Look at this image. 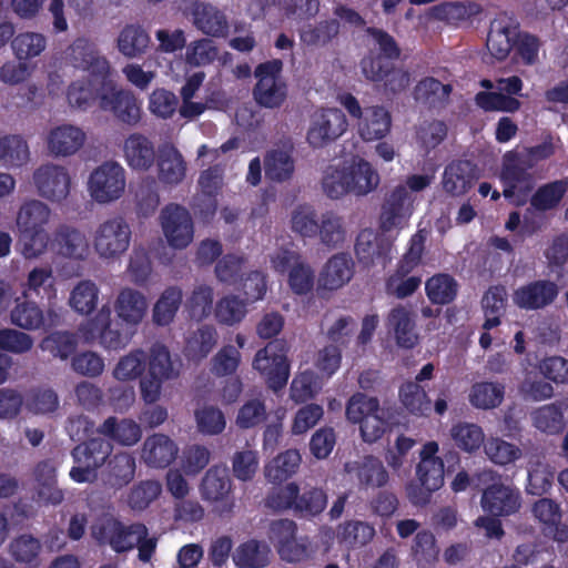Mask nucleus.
Instances as JSON below:
<instances>
[{"mask_svg": "<svg viewBox=\"0 0 568 568\" xmlns=\"http://www.w3.org/2000/svg\"><path fill=\"white\" fill-rule=\"evenodd\" d=\"M50 217V207L39 200H28L20 206L16 224L21 254L26 258H36L45 252L49 243L47 225Z\"/></svg>", "mask_w": 568, "mask_h": 568, "instance_id": "f257e3e1", "label": "nucleus"}, {"mask_svg": "<svg viewBox=\"0 0 568 568\" xmlns=\"http://www.w3.org/2000/svg\"><path fill=\"white\" fill-rule=\"evenodd\" d=\"M439 445L435 440L427 442L419 452V463L416 465V480L406 485V496L414 506L429 504L434 491L444 485V462L437 456Z\"/></svg>", "mask_w": 568, "mask_h": 568, "instance_id": "f03ea898", "label": "nucleus"}, {"mask_svg": "<svg viewBox=\"0 0 568 568\" xmlns=\"http://www.w3.org/2000/svg\"><path fill=\"white\" fill-rule=\"evenodd\" d=\"M532 168L518 155V151H508L503 158L500 181L503 195L516 206L527 203L535 187Z\"/></svg>", "mask_w": 568, "mask_h": 568, "instance_id": "7ed1b4c3", "label": "nucleus"}, {"mask_svg": "<svg viewBox=\"0 0 568 568\" xmlns=\"http://www.w3.org/2000/svg\"><path fill=\"white\" fill-rule=\"evenodd\" d=\"M112 449L111 443L101 437L78 444L71 450L75 465L70 469V478L78 484L94 483L98 478V469L111 456Z\"/></svg>", "mask_w": 568, "mask_h": 568, "instance_id": "20e7f679", "label": "nucleus"}, {"mask_svg": "<svg viewBox=\"0 0 568 568\" xmlns=\"http://www.w3.org/2000/svg\"><path fill=\"white\" fill-rule=\"evenodd\" d=\"M252 366L265 379L270 389L275 393L282 390L291 372L286 344L280 339L268 342L256 352Z\"/></svg>", "mask_w": 568, "mask_h": 568, "instance_id": "39448f33", "label": "nucleus"}, {"mask_svg": "<svg viewBox=\"0 0 568 568\" xmlns=\"http://www.w3.org/2000/svg\"><path fill=\"white\" fill-rule=\"evenodd\" d=\"M136 329L121 321H111L109 305H103L98 314L83 327V335L88 341H98L106 351H120L124 348Z\"/></svg>", "mask_w": 568, "mask_h": 568, "instance_id": "423d86ee", "label": "nucleus"}, {"mask_svg": "<svg viewBox=\"0 0 568 568\" xmlns=\"http://www.w3.org/2000/svg\"><path fill=\"white\" fill-rule=\"evenodd\" d=\"M283 62L273 59L260 63L254 70L257 82L253 88V97L257 104L268 109L280 108L287 97V88L281 79Z\"/></svg>", "mask_w": 568, "mask_h": 568, "instance_id": "0eeeda50", "label": "nucleus"}, {"mask_svg": "<svg viewBox=\"0 0 568 568\" xmlns=\"http://www.w3.org/2000/svg\"><path fill=\"white\" fill-rule=\"evenodd\" d=\"M396 61V59L375 54V50H369L361 60L359 67L368 81L383 82L385 90L398 93L409 85L410 75L403 68H397Z\"/></svg>", "mask_w": 568, "mask_h": 568, "instance_id": "6e6552de", "label": "nucleus"}, {"mask_svg": "<svg viewBox=\"0 0 568 568\" xmlns=\"http://www.w3.org/2000/svg\"><path fill=\"white\" fill-rule=\"evenodd\" d=\"M92 537L99 545H108L118 554L129 551L135 546V534H148L143 524L123 525L119 519L112 516L99 518L91 528Z\"/></svg>", "mask_w": 568, "mask_h": 568, "instance_id": "1a4fd4ad", "label": "nucleus"}, {"mask_svg": "<svg viewBox=\"0 0 568 568\" xmlns=\"http://www.w3.org/2000/svg\"><path fill=\"white\" fill-rule=\"evenodd\" d=\"M131 235L129 223L122 216H115L98 226L93 245L100 257L115 258L126 252Z\"/></svg>", "mask_w": 568, "mask_h": 568, "instance_id": "9d476101", "label": "nucleus"}, {"mask_svg": "<svg viewBox=\"0 0 568 568\" xmlns=\"http://www.w3.org/2000/svg\"><path fill=\"white\" fill-rule=\"evenodd\" d=\"M89 191L98 203L118 200L125 189V171L116 162H105L90 175Z\"/></svg>", "mask_w": 568, "mask_h": 568, "instance_id": "9b49d317", "label": "nucleus"}, {"mask_svg": "<svg viewBox=\"0 0 568 568\" xmlns=\"http://www.w3.org/2000/svg\"><path fill=\"white\" fill-rule=\"evenodd\" d=\"M11 323L26 331L42 329L48 332L63 323V314L60 307L50 306L43 310L32 301H17L10 313Z\"/></svg>", "mask_w": 568, "mask_h": 568, "instance_id": "f8f14e48", "label": "nucleus"}, {"mask_svg": "<svg viewBox=\"0 0 568 568\" xmlns=\"http://www.w3.org/2000/svg\"><path fill=\"white\" fill-rule=\"evenodd\" d=\"M99 109L111 113L118 121L131 126L141 119V108L134 94L118 88L110 79L100 97Z\"/></svg>", "mask_w": 568, "mask_h": 568, "instance_id": "ddd939ff", "label": "nucleus"}, {"mask_svg": "<svg viewBox=\"0 0 568 568\" xmlns=\"http://www.w3.org/2000/svg\"><path fill=\"white\" fill-rule=\"evenodd\" d=\"M346 129L347 120L341 109H323L313 115L306 140L314 149L324 148L338 139Z\"/></svg>", "mask_w": 568, "mask_h": 568, "instance_id": "4468645a", "label": "nucleus"}, {"mask_svg": "<svg viewBox=\"0 0 568 568\" xmlns=\"http://www.w3.org/2000/svg\"><path fill=\"white\" fill-rule=\"evenodd\" d=\"M161 225L170 246L185 248L193 240L194 226L190 212L182 205L170 203L161 211Z\"/></svg>", "mask_w": 568, "mask_h": 568, "instance_id": "2eb2a0df", "label": "nucleus"}, {"mask_svg": "<svg viewBox=\"0 0 568 568\" xmlns=\"http://www.w3.org/2000/svg\"><path fill=\"white\" fill-rule=\"evenodd\" d=\"M33 183L38 194L51 202H61L70 193V175L60 165H41L33 173Z\"/></svg>", "mask_w": 568, "mask_h": 568, "instance_id": "dca6fc26", "label": "nucleus"}, {"mask_svg": "<svg viewBox=\"0 0 568 568\" xmlns=\"http://www.w3.org/2000/svg\"><path fill=\"white\" fill-rule=\"evenodd\" d=\"M559 295V286L550 280H535L514 291L513 302L526 311L542 310L551 305Z\"/></svg>", "mask_w": 568, "mask_h": 568, "instance_id": "f3484780", "label": "nucleus"}, {"mask_svg": "<svg viewBox=\"0 0 568 568\" xmlns=\"http://www.w3.org/2000/svg\"><path fill=\"white\" fill-rule=\"evenodd\" d=\"M392 248L393 243L388 239L372 230L361 231L355 242V254L365 267L374 265L386 267L392 260Z\"/></svg>", "mask_w": 568, "mask_h": 568, "instance_id": "a211bd4d", "label": "nucleus"}, {"mask_svg": "<svg viewBox=\"0 0 568 568\" xmlns=\"http://www.w3.org/2000/svg\"><path fill=\"white\" fill-rule=\"evenodd\" d=\"M109 75L89 74L87 78L72 81L67 90V100L71 108L87 111L99 106Z\"/></svg>", "mask_w": 568, "mask_h": 568, "instance_id": "6ab92c4d", "label": "nucleus"}, {"mask_svg": "<svg viewBox=\"0 0 568 568\" xmlns=\"http://www.w3.org/2000/svg\"><path fill=\"white\" fill-rule=\"evenodd\" d=\"M67 59L72 67L89 74L109 75V62L99 54L95 44L85 38L75 39L67 50Z\"/></svg>", "mask_w": 568, "mask_h": 568, "instance_id": "aec40b11", "label": "nucleus"}, {"mask_svg": "<svg viewBox=\"0 0 568 568\" xmlns=\"http://www.w3.org/2000/svg\"><path fill=\"white\" fill-rule=\"evenodd\" d=\"M481 507L495 517L509 516L520 507V493L510 486L494 483L484 490Z\"/></svg>", "mask_w": 568, "mask_h": 568, "instance_id": "412c9836", "label": "nucleus"}, {"mask_svg": "<svg viewBox=\"0 0 568 568\" xmlns=\"http://www.w3.org/2000/svg\"><path fill=\"white\" fill-rule=\"evenodd\" d=\"M477 166L468 160H455L443 173V189L450 196L465 195L477 180Z\"/></svg>", "mask_w": 568, "mask_h": 568, "instance_id": "4be33fe9", "label": "nucleus"}, {"mask_svg": "<svg viewBox=\"0 0 568 568\" xmlns=\"http://www.w3.org/2000/svg\"><path fill=\"white\" fill-rule=\"evenodd\" d=\"M354 261L348 253H337L324 264L318 275V287L335 291L347 284L354 275Z\"/></svg>", "mask_w": 568, "mask_h": 568, "instance_id": "5701e85b", "label": "nucleus"}, {"mask_svg": "<svg viewBox=\"0 0 568 568\" xmlns=\"http://www.w3.org/2000/svg\"><path fill=\"white\" fill-rule=\"evenodd\" d=\"M410 197L404 185H397L387 193L381 209L379 222L384 231H390L409 214Z\"/></svg>", "mask_w": 568, "mask_h": 568, "instance_id": "b1692460", "label": "nucleus"}, {"mask_svg": "<svg viewBox=\"0 0 568 568\" xmlns=\"http://www.w3.org/2000/svg\"><path fill=\"white\" fill-rule=\"evenodd\" d=\"M145 296L133 288H122L114 302V312L119 321L136 329L146 312Z\"/></svg>", "mask_w": 568, "mask_h": 568, "instance_id": "393cba45", "label": "nucleus"}, {"mask_svg": "<svg viewBox=\"0 0 568 568\" xmlns=\"http://www.w3.org/2000/svg\"><path fill=\"white\" fill-rule=\"evenodd\" d=\"M516 29L506 18H497L491 21L486 41L491 58L504 61L509 55L517 36Z\"/></svg>", "mask_w": 568, "mask_h": 568, "instance_id": "a878e982", "label": "nucleus"}, {"mask_svg": "<svg viewBox=\"0 0 568 568\" xmlns=\"http://www.w3.org/2000/svg\"><path fill=\"white\" fill-rule=\"evenodd\" d=\"M158 175L164 184L175 185L185 178L186 164L179 150L171 144H163L158 150Z\"/></svg>", "mask_w": 568, "mask_h": 568, "instance_id": "bb28decb", "label": "nucleus"}, {"mask_svg": "<svg viewBox=\"0 0 568 568\" xmlns=\"http://www.w3.org/2000/svg\"><path fill=\"white\" fill-rule=\"evenodd\" d=\"M387 326L394 331L396 343L403 348H413L418 342L413 313L403 305L390 310Z\"/></svg>", "mask_w": 568, "mask_h": 568, "instance_id": "cd10ccee", "label": "nucleus"}, {"mask_svg": "<svg viewBox=\"0 0 568 568\" xmlns=\"http://www.w3.org/2000/svg\"><path fill=\"white\" fill-rule=\"evenodd\" d=\"M178 455V446L164 434H154L143 444L142 457L144 462L155 468L168 467Z\"/></svg>", "mask_w": 568, "mask_h": 568, "instance_id": "c85d7f7f", "label": "nucleus"}, {"mask_svg": "<svg viewBox=\"0 0 568 568\" xmlns=\"http://www.w3.org/2000/svg\"><path fill=\"white\" fill-rule=\"evenodd\" d=\"M84 132L71 124H62L49 132L47 143L50 153L54 155L74 154L84 143Z\"/></svg>", "mask_w": 568, "mask_h": 568, "instance_id": "c756f323", "label": "nucleus"}, {"mask_svg": "<svg viewBox=\"0 0 568 568\" xmlns=\"http://www.w3.org/2000/svg\"><path fill=\"white\" fill-rule=\"evenodd\" d=\"M390 126L392 116L384 106H367L358 121V133L364 141L381 140L389 133Z\"/></svg>", "mask_w": 568, "mask_h": 568, "instance_id": "7c9ffc66", "label": "nucleus"}, {"mask_svg": "<svg viewBox=\"0 0 568 568\" xmlns=\"http://www.w3.org/2000/svg\"><path fill=\"white\" fill-rule=\"evenodd\" d=\"M53 245L60 255L74 260H83L89 250L85 235L69 225L57 229Z\"/></svg>", "mask_w": 568, "mask_h": 568, "instance_id": "2f4dec72", "label": "nucleus"}, {"mask_svg": "<svg viewBox=\"0 0 568 568\" xmlns=\"http://www.w3.org/2000/svg\"><path fill=\"white\" fill-rule=\"evenodd\" d=\"M124 154L129 166L134 170H149L155 160L153 143L140 133H133L126 138Z\"/></svg>", "mask_w": 568, "mask_h": 568, "instance_id": "473e14b6", "label": "nucleus"}, {"mask_svg": "<svg viewBox=\"0 0 568 568\" xmlns=\"http://www.w3.org/2000/svg\"><path fill=\"white\" fill-rule=\"evenodd\" d=\"M193 23L204 34L215 38L226 36L229 22L223 11L212 4H199L193 10Z\"/></svg>", "mask_w": 568, "mask_h": 568, "instance_id": "72a5a7b5", "label": "nucleus"}, {"mask_svg": "<svg viewBox=\"0 0 568 568\" xmlns=\"http://www.w3.org/2000/svg\"><path fill=\"white\" fill-rule=\"evenodd\" d=\"M481 308L485 321L481 325L484 331H491L501 324L507 305V291L503 285H493L481 297Z\"/></svg>", "mask_w": 568, "mask_h": 568, "instance_id": "f704fd0d", "label": "nucleus"}, {"mask_svg": "<svg viewBox=\"0 0 568 568\" xmlns=\"http://www.w3.org/2000/svg\"><path fill=\"white\" fill-rule=\"evenodd\" d=\"M98 432L125 446H132L141 438V428L134 420H118L114 416L108 417L98 428Z\"/></svg>", "mask_w": 568, "mask_h": 568, "instance_id": "c9c22d12", "label": "nucleus"}, {"mask_svg": "<svg viewBox=\"0 0 568 568\" xmlns=\"http://www.w3.org/2000/svg\"><path fill=\"white\" fill-rule=\"evenodd\" d=\"M458 282L447 273H437L425 283V292L432 304L448 305L458 294Z\"/></svg>", "mask_w": 568, "mask_h": 568, "instance_id": "e433bc0d", "label": "nucleus"}, {"mask_svg": "<svg viewBox=\"0 0 568 568\" xmlns=\"http://www.w3.org/2000/svg\"><path fill=\"white\" fill-rule=\"evenodd\" d=\"M265 176L273 182L288 181L295 171V161L288 151L274 149L264 156Z\"/></svg>", "mask_w": 568, "mask_h": 568, "instance_id": "4c0bfd02", "label": "nucleus"}, {"mask_svg": "<svg viewBox=\"0 0 568 568\" xmlns=\"http://www.w3.org/2000/svg\"><path fill=\"white\" fill-rule=\"evenodd\" d=\"M452 91L450 84H444L433 77H427L417 83L414 93L417 101L423 102L429 109H437L445 106Z\"/></svg>", "mask_w": 568, "mask_h": 568, "instance_id": "58836bf2", "label": "nucleus"}, {"mask_svg": "<svg viewBox=\"0 0 568 568\" xmlns=\"http://www.w3.org/2000/svg\"><path fill=\"white\" fill-rule=\"evenodd\" d=\"M327 506V495L322 488L298 487L294 516L301 519H312L324 511Z\"/></svg>", "mask_w": 568, "mask_h": 568, "instance_id": "ea45409f", "label": "nucleus"}, {"mask_svg": "<svg viewBox=\"0 0 568 568\" xmlns=\"http://www.w3.org/2000/svg\"><path fill=\"white\" fill-rule=\"evenodd\" d=\"M301 460L297 449L281 453L265 466L266 479L273 484H282L297 471Z\"/></svg>", "mask_w": 568, "mask_h": 568, "instance_id": "a19ab883", "label": "nucleus"}, {"mask_svg": "<svg viewBox=\"0 0 568 568\" xmlns=\"http://www.w3.org/2000/svg\"><path fill=\"white\" fill-rule=\"evenodd\" d=\"M270 549L255 539L241 544L233 554L234 565L239 568H264L270 561Z\"/></svg>", "mask_w": 568, "mask_h": 568, "instance_id": "79ce46f5", "label": "nucleus"}, {"mask_svg": "<svg viewBox=\"0 0 568 568\" xmlns=\"http://www.w3.org/2000/svg\"><path fill=\"white\" fill-rule=\"evenodd\" d=\"M135 475V459L128 453L115 454L108 464L105 483L120 489L131 483Z\"/></svg>", "mask_w": 568, "mask_h": 568, "instance_id": "37998d69", "label": "nucleus"}, {"mask_svg": "<svg viewBox=\"0 0 568 568\" xmlns=\"http://www.w3.org/2000/svg\"><path fill=\"white\" fill-rule=\"evenodd\" d=\"M217 343L214 326L204 324L194 331L185 342V354L193 361L205 358Z\"/></svg>", "mask_w": 568, "mask_h": 568, "instance_id": "c03bdc74", "label": "nucleus"}, {"mask_svg": "<svg viewBox=\"0 0 568 568\" xmlns=\"http://www.w3.org/2000/svg\"><path fill=\"white\" fill-rule=\"evenodd\" d=\"M200 490L202 498L205 500H224L231 491V480L226 469L210 468L201 481Z\"/></svg>", "mask_w": 568, "mask_h": 568, "instance_id": "a18cd8bd", "label": "nucleus"}, {"mask_svg": "<svg viewBox=\"0 0 568 568\" xmlns=\"http://www.w3.org/2000/svg\"><path fill=\"white\" fill-rule=\"evenodd\" d=\"M450 437L460 450L473 454L485 443V434L480 426L474 423L458 422L450 428Z\"/></svg>", "mask_w": 568, "mask_h": 568, "instance_id": "49530a36", "label": "nucleus"}, {"mask_svg": "<svg viewBox=\"0 0 568 568\" xmlns=\"http://www.w3.org/2000/svg\"><path fill=\"white\" fill-rule=\"evenodd\" d=\"M347 168L353 178L349 181L353 194L366 195L378 186L379 175L368 161L359 159Z\"/></svg>", "mask_w": 568, "mask_h": 568, "instance_id": "de8ad7c7", "label": "nucleus"}, {"mask_svg": "<svg viewBox=\"0 0 568 568\" xmlns=\"http://www.w3.org/2000/svg\"><path fill=\"white\" fill-rule=\"evenodd\" d=\"M399 400L413 415L428 416L432 410V402L426 390L416 382H406L399 387Z\"/></svg>", "mask_w": 568, "mask_h": 568, "instance_id": "09e8293b", "label": "nucleus"}, {"mask_svg": "<svg viewBox=\"0 0 568 568\" xmlns=\"http://www.w3.org/2000/svg\"><path fill=\"white\" fill-rule=\"evenodd\" d=\"M568 191L566 180H556L539 186L531 195L530 205L537 211H549L558 206Z\"/></svg>", "mask_w": 568, "mask_h": 568, "instance_id": "8fccbe9b", "label": "nucleus"}, {"mask_svg": "<svg viewBox=\"0 0 568 568\" xmlns=\"http://www.w3.org/2000/svg\"><path fill=\"white\" fill-rule=\"evenodd\" d=\"M149 43L148 32L141 26L135 24L125 26L118 38V49L128 58H135L144 53Z\"/></svg>", "mask_w": 568, "mask_h": 568, "instance_id": "3c124183", "label": "nucleus"}, {"mask_svg": "<svg viewBox=\"0 0 568 568\" xmlns=\"http://www.w3.org/2000/svg\"><path fill=\"white\" fill-rule=\"evenodd\" d=\"M356 477L361 486L366 488L384 487L389 479L383 463L372 455L365 456L356 467Z\"/></svg>", "mask_w": 568, "mask_h": 568, "instance_id": "603ef678", "label": "nucleus"}, {"mask_svg": "<svg viewBox=\"0 0 568 568\" xmlns=\"http://www.w3.org/2000/svg\"><path fill=\"white\" fill-rule=\"evenodd\" d=\"M341 24L336 19L322 20L307 24L301 30V41L307 47H324L339 33Z\"/></svg>", "mask_w": 568, "mask_h": 568, "instance_id": "864d4df0", "label": "nucleus"}, {"mask_svg": "<svg viewBox=\"0 0 568 568\" xmlns=\"http://www.w3.org/2000/svg\"><path fill=\"white\" fill-rule=\"evenodd\" d=\"M40 347L43 352L52 355V357L65 361L75 353L78 338L74 333L55 331L41 341Z\"/></svg>", "mask_w": 568, "mask_h": 568, "instance_id": "5fc2aeb1", "label": "nucleus"}, {"mask_svg": "<svg viewBox=\"0 0 568 568\" xmlns=\"http://www.w3.org/2000/svg\"><path fill=\"white\" fill-rule=\"evenodd\" d=\"M182 303V291L178 286L164 290L153 307V322L156 325H169L175 317Z\"/></svg>", "mask_w": 568, "mask_h": 568, "instance_id": "6e6d98bb", "label": "nucleus"}, {"mask_svg": "<svg viewBox=\"0 0 568 568\" xmlns=\"http://www.w3.org/2000/svg\"><path fill=\"white\" fill-rule=\"evenodd\" d=\"M505 388L493 382H478L471 386L469 403L480 409H491L499 406L504 399Z\"/></svg>", "mask_w": 568, "mask_h": 568, "instance_id": "4d7b16f0", "label": "nucleus"}, {"mask_svg": "<svg viewBox=\"0 0 568 568\" xmlns=\"http://www.w3.org/2000/svg\"><path fill=\"white\" fill-rule=\"evenodd\" d=\"M29 146L19 135L0 139V162L7 168H20L29 160Z\"/></svg>", "mask_w": 568, "mask_h": 568, "instance_id": "13d9d810", "label": "nucleus"}, {"mask_svg": "<svg viewBox=\"0 0 568 568\" xmlns=\"http://www.w3.org/2000/svg\"><path fill=\"white\" fill-rule=\"evenodd\" d=\"M352 175L347 166H328L324 172L322 187L324 193L331 199H339L351 192Z\"/></svg>", "mask_w": 568, "mask_h": 568, "instance_id": "bf43d9fd", "label": "nucleus"}, {"mask_svg": "<svg viewBox=\"0 0 568 568\" xmlns=\"http://www.w3.org/2000/svg\"><path fill=\"white\" fill-rule=\"evenodd\" d=\"M99 288L90 280L79 282L71 292L70 305L79 314H91L98 304Z\"/></svg>", "mask_w": 568, "mask_h": 568, "instance_id": "052dcab7", "label": "nucleus"}, {"mask_svg": "<svg viewBox=\"0 0 568 568\" xmlns=\"http://www.w3.org/2000/svg\"><path fill=\"white\" fill-rule=\"evenodd\" d=\"M247 313L246 302L235 295L222 297L215 305L214 315L220 324L233 326L242 322Z\"/></svg>", "mask_w": 568, "mask_h": 568, "instance_id": "680f3d73", "label": "nucleus"}, {"mask_svg": "<svg viewBox=\"0 0 568 568\" xmlns=\"http://www.w3.org/2000/svg\"><path fill=\"white\" fill-rule=\"evenodd\" d=\"M375 536L372 525L361 520H349L338 527L337 538L339 542L351 547L364 546Z\"/></svg>", "mask_w": 568, "mask_h": 568, "instance_id": "e2e57ef3", "label": "nucleus"}, {"mask_svg": "<svg viewBox=\"0 0 568 568\" xmlns=\"http://www.w3.org/2000/svg\"><path fill=\"white\" fill-rule=\"evenodd\" d=\"M532 419L537 429L549 435L560 434L566 427L564 413L555 404L538 408L534 413Z\"/></svg>", "mask_w": 568, "mask_h": 568, "instance_id": "0e129e2a", "label": "nucleus"}, {"mask_svg": "<svg viewBox=\"0 0 568 568\" xmlns=\"http://www.w3.org/2000/svg\"><path fill=\"white\" fill-rule=\"evenodd\" d=\"M45 45V37L38 32H23L11 41V48L20 61L40 55Z\"/></svg>", "mask_w": 568, "mask_h": 568, "instance_id": "69168bd1", "label": "nucleus"}, {"mask_svg": "<svg viewBox=\"0 0 568 568\" xmlns=\"http://www.w3.org/2000/svg\"><path fill=\"white\" fill-rule=\"evenodd\" d=\"M447 132L448 128L444 121H424L416 129V141L426 153H429L446 139Z\"/></svg>", "mask_w": 568, "mask_h": 568, "instance_id": "338daca9", "label": "nucleus"}, {"mask_svg": "<svg viewBox=\"0 0 568 568\" xmlns=\"http://www.w3.org/2000/svg\"><path fill=\"white\" fill-rule=\"evenodd\" d=\"M321 242L331 248L336 247L345 239V230L342 219L334 212L327 211L322 214L318 224V232Z\"/></svg>", "mask_w": 568, "mask_h": 568, "instance_id": "774afa93", "label": "nucleus"}]
</instances>
